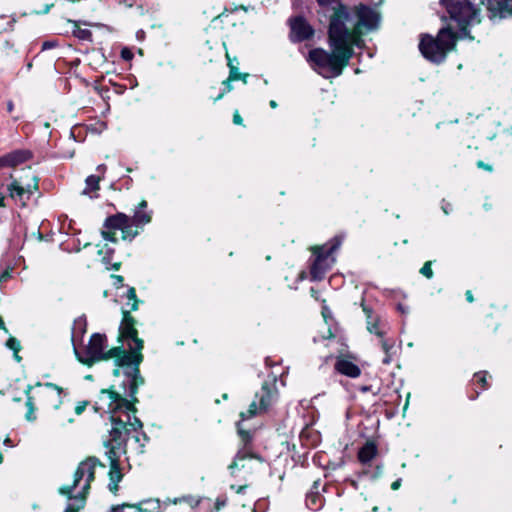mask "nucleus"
<instances>
[{
  "label": "nucleus",
  "mask_w": 512,
  "mask_h": 512,
  "mask_svg": "<svg viewBox=\"0 0 512 512\" xmlns=\"http://www.w3.org/2000/svg\"><path fill=\"white\" fill-rule=\"evenodd\" d=\"M331 53L316 48L309 52L308 61L312 68L324 78L341 75L353 55V46L359 47L358 39L344 25L342 10L335 13L329 26Z\"/></svg>",
  "instance_id": "1"
},
{
  "label": "nucleus",
  "mask_w": 512,
  "mask_h": 512,
  "mask_svg": "<svg viewBox=\"0 0 512 512\" xmlns=\"http://www.w3.org/2000/svg\"><path fill=\"white\" fill-rule=\"evenodd\" d=\"M454 29L451 23L448 27L442 28L437 37L426 35L421 38L419 49L422 55L429 61L440 63L444 61L448 52L455 47L457 35L452 31Z\"/></svg>",
  "instance_id": "2"
},
{
  "label": "nucleus",
  "mask_w": 512,
  "mask_h": 512,
  "mask_svg": "<svg viewBox=\"0 0 512 512\" xmlns=\"http://www.w3.org/2000/svg\"><path fill=\"white\" fill-rule=\"evenodd\" d=\"M458 28L454 32L459 39L468 37L467 28L480 23V11L467 0H440Z\"/></svg>",
  "instance_id": "3"
},
{
  "label": "nucleus",
  "mask_w": 512,
  "mask_h": 512,
  "mask_svg": "<svg viewBox=\"0 0 512 512\" xmlns=\"http://www.w3.org/2000/svg\"><path fill=\"white\" fill-rule=\"evenodd\" d=\"M342 244L341 237H334L329 242L321 245L311 247L314 260L311 265V278L312 280H322L332 266L336 262L334 253L339 249Z\"/></svg>",
  "instance_id": "4"
},
{
  "label": "nucleus",
  "mask_w": 512,
  "mask_h": 512,
  "mask_svg": "<svg viewBox=\"0 0 512 512\" xmlns=\"http://www.w3.org/2000/svg\"><path fill=\"white\" fill-rule=\"evenodd\" d=\"M357 23L355 25L354 31H349V33L353 34L359 42V46L362 43L360 35L364 32H369L374 29H377L380 22L379 14L366 6H360L357 8Z\"/></svg>",
  "instance_id": "5"
},
{
  "label": "nucleus",
  "mask_w": 512,
  "mask_h": 512,
  "mask_svg": "<svg viewBox=\"0 0 512 512\" xmlns=\"http://www.w3.org/2000/svg\"><path fill=\"white\" fill-rule=\"evenodd\" d=\"M263 410L259 409V403L254 400L249 405V408L245 412L240 413V420L236 423L237 434L244 445H247L252 440L253 432L255 428L250 424V420L261 413Z\"/></svg>",
  "instance_id": "6"
},
{
  "label": "nucleus",
  "mask_w": 512,
  "mask_h": 512,
  "mask_svg": "<svg viewBox=\"0 0 512 512\" xmlns=\"http://www.w3.org/2000/svg\"><path fill=\"white\" fill-rule=\"evenodd\" d=\"M106 340L107 339L104 334L96 333L92 335L86 348V356H81L77 351H75L78 360L88 367H91L97 361H101V355L105 354L104 349L106 347Z\"/></svg>",
  "instance_id": "7"
},
{
  "label": "nucleus",
  "mask_w": 512,
  "mask_h": 512,
  "mask_svg": "<svg viewBox=\"0 0 512 512\" xmlns=\"http://www.w3.org/2000/svg\"><path fill=\"white\" fill-rule=\"evenodd\" d=\"M133 225L132 219L123 213L109 216L104 223L106 229L121 230L123 240L133 239L138 234V231L133 229Z\"/></svg>",
  "instance_id": "8"
},
{
  "label": "nucleus",
  "mask_w": 512,
  "mask_h": 512,
  "mask_svg": "<svg viewBox=\"0 0 512 512\" xmlns=\"http://www.w3.org/2000/svg\"><path fill=\"white\" fill-rule=\"evenodd\" d=\"M130 339L137 345L138 349H143V340L138 337L136 329V320L129 311H123V319L119 328L118 341Z\"/></svg>",
  "instance_id": "9"
},
{
  "label": "nucleus",
  "mask_w": 512,
  "mask_h": 512,
  "mask_svg": "<svg viewBox=\"0 0 512 512\" xmlns=\"http://www.w3.org/2000/svg\"><path fill=\"white\" fill-rule=\"evenodd\" d=\"M277 397V391L274 383L265 382L261 389L255 394V399L259 403V409L264 412L274 403Z\"/></svg>",
  "instance_id": "10"
},
{
  "label": "nucleus",
  "mask_w": 512,
  "mask_h": 512,
  "mask_svg": "<svg viewBox=\"0 0 512 512\" xmlns=\"http://www.w3.org/2000/svg\"><path fill=\"white\" fill-rule=\"evenodd\" d=\"M33 156L30 150H16L7 155L0 157V168L15 167Z\"/></svg>",
  "instance_id": "11"
},
{
  "label": "nucleus",
  "mask_w": 512,
  "mask_h": 512,
  "mask_svg": "<svg viewBox=\"0 0 512 512\" xmlns=\"http://www.w3.org/2000/svg\"><path fill=\"white\" fill-rule=\"evenodd\" d=\"M313 34L310 25L302 18L291 21V38L293 41H303Z\"/></svg>",
  "instance_id": "12"
},
{
  "label": "nucleus",
  "mask_w": 512,
  "mask_h": 512,
  "mask_svg": "<svg viewBox=\"0 0 512 512\" xmlns=\"http://www.w3.org/2000/svg\"><path fill=\"white\" fill-rule=\"evenodd\" d=\"M142 349H138L137 345L135 347H130V351L125 350L116 365L118 367L132 366L139 367L141 362L143 361V355L141 353Z\"/></svg>",
  "instance_id": "13"
},
{
  "label": "nucleus",
  "mask_w": 512,
  "mask_h": 512,
  "mask_svg": "<svg viewBox=\"0 0 512 512\" xmlns=\"http://www.w3.org/2000/svg\"><path fill=\"white\" fill-rule=\"evenodd\" d=\"M335 368L339 373L351 378H357L361 374L360 368L346 356L337 358Z\"/></svg>",
  "instance_id": "14"
},
{
  "label": "nucleus",
  "mask_w": 512,
  "mask_h": 512,
  "mask_svg": "<svg viewBox=\"0 0 512 512\" xmlns=\"http://www.w3.org/2000/svg\"><path fill=\"white\" fill-rule=\"evenodd\" d=\"M226 59L228 60L227 65L229 67V77L226 79V92H228L232 89V87L230 85L231 82L240 80L244 84H246L249 74L241 73L239 70V67H238V63H235L236 59H230L227 53H226Z\"/></svg>",
  "instance_id": "15"
},
{
  "label": "nucleus",
  "mask_w": 512,
  "mask_h": 512,
  "mask_svg": "<svg viewBox=\"0 0 512 512\" xmlns=\"http://www.w3.org/2000/svg\"><path fill=\"white\" fill-rule=\"evenodd\" d=\"M363 311L366 315L367 330L370 333L382 338L385 334V325L381 322L380 318L377 315L373 314V312L370 309L363 307Z\"/></svg>",
  "instance_id": "16"
},
{
  "label": "nucleus",
  "mask_w": 512,
  "mask_h": 512,
  "mask_svg": "<svg viewBox=\"0 0 512 512\" xmlns=\"http://www.w3.org/2000/svg\"><path fill=\"white\" fill-rule=\"evenodd\" d=\"M82 464L85 466V475H87L85 484H89L90 487L95 479L96 466L102 464L95 457H88L86 460L82 461Z\"/></svg>",
  "instance_id": "17"
},
{
  "label": "nucleus",
  "mask_w": 512,
  "mask_h": 512,
  "mask_svg": "<svg viewBox=\"0 0 512 512\" xmlns=\"http://www.w3.org/2000/svg\"><path fill=\"white\" fill-rule=\"evenodd\" d=\"M377 448L375 444L368 442L359 451L358 458L362 463L370 462L376 455Z\"/></svg>",
  "instance_id": "18"
},
{
  "label": "nucleus",
  "mask_w": 512,
  "mask_h": 512,
  "mask_svg": "<svg viewBox=\"0 0 512 512\" xmlns=\"http://www.w3.org/2000/svg\"><path fill=\"white\" fill-rule=\"evenodd\" d=\"M381 347L385 353V357L383 359L384 364H390L392 361V356L395 353V341L392 339L381 338Z\"/></svg>",
  "instance_id": "19"
},
{
  "label": "nucleus",
  "mask_w": 512,
  "mask_h": 512,
  "mask_svg": "<svg viewBox=\"0 0 512 512\" xmlns=\"http://www.w3.org/2000/svg\"><path fill=\"white\" fill-rule=\"evenodd\" d=\"M70 23L74 25L73 35L77 37L80 40H92V33L90 30L87 29H81L79 22L74 20H69Z\"/></svg>",
  "instance_id": "20"
},
{
  "label": "nucleus",
  "mask_w": 512,
  "mask_h": 512,
  "mask_svg": "<svg viewBox=\"0 0 512 512\" xmlns=\"http://www.w3.org/2000/svg\"><path fill=\"white\" fill-rule=\"evenodd\" d=\"M124 374L127 377H130L131 382L137 384V386H140L144 383V378L140 375L139 367H130L124 371Z\"/></svg>",
  "instance_id": "21"
},
{
  "label": "nucleus",
  "mask_w": 512,
  "mask_h": 512,
  "mask_svg": "<svg viewBox=\"0 0 512 512\" xmlns=\"http://www.w3.org/2000/svg\"><path fill=\"white\" fill-rule=\"evenodd\" d=\"M32 386L31 385H28L27 389L25 390V394L27 396V401H26V406L28 408V411L26 413V419L28 421H32L35 419V416H34V403H33V398L30 396V392L32 390Z\"/></svg>",
  "instance_id": "22"
},
{
  "label": "nucleus",
  "mask_w": 512,
  "mask_h": 512,
  "mask_svg": "<svg viewBox=\"0 0 512 512\" xmlns=\"http://www.w3.org/2000/svg\"><path fill=\"white\" fill-rule=\"evenodd\" d=\"M123 474L121 472L119 461H112L110 463L109 478L110 481H121Z\"/></svg>",
  "instance_id": "23"
},
{
  "label": "nucleus",
  "mask_w": 512,
  "mask_h": 512,
  "mask_svg": "<svg viewBox=\"0 0 512 512\" xmlns=\"http://www.w3.org/2000/svg\"><path fill=\"white\" fill-rule=\"evenodd\" d=\"M101 180L100 176L91 175L86 179V189H84L83 194L87 195L91 191L99 190V182Z\"/></svg>",
  "instance_id": "24"
},
{
  "label": "nucleus",
  "mask_w": 512,
  "mask_h": 512,
  "mask_svg": "<svg viewBox=\"0 0 512 512\" xmlns=\"http://www.w3.org/2000/svg\"><path fill=\"white\" fill-rule=\"evenodd\" d=\"M125 352V349L122 346L113 347L107 352H105L104 355H101L102 360H108L111 358H115V363H117L118 358L122 356V354Z\"/></svg>",
  "instance_id": "25"
},
{
  "label": "nucleus",
  "mask_w": 512,
  "mask_h": 512,
  "mask_svg": "<svg viewBox=\"0 0 512 512\" xmlns=\"http://www.w3.org/2000/svg\"><path fill=\"white\" fill-rule=\"evenodd\" d=\"M306 504L310 509L317 510L322 506V498L317 494H308Z\"/></svg>",
  "instance_id": "26"
},
{
  "label": "nucleus",
  "mask_w": 512,
  "mask_h": 512,
  "mask_svg": "<svg viewBox=\"0 0 512 512\" xmlns=\"http://www.w3.org/2000/svg\"><path fill=\"white\" fill-rule=\"evenodd\" d=\"M130 218L132 219V222L137 225L146 224L151 220L150 215L141 210H137L134 216Z\"/></svg>",
  "instance_id": "27"
},
{
  "label": "nucleus",
  "mask_w": 512,
  "mask_h": 512,
  "mask_svg": "<svg viewBox=\"0 0 512 512\" xmlns=\"http://www.w3.org/2000/svg\"><path fill=\"white\" fill-rule=\"evenodd\" d=\"M8 190L10 192V196L11 197H14V192L16 193L17 196H19L20 198L25 194V188L24 186L20 185L18 181H14L12 182L9 186H8Z\"/></svg>",
  "instance_id": "28"
},
{
  "label": "nucleus",
  "mask_w": 512,
  "mask_h": 512,
  "mask_svg": "<svg viewBox=\"0 0 512 512\" xmlns=\"http://www.w3.org/2000/svg\"><path fill=\"white\" fill-rule=\"evenodd\" d=\"M101 393L107 394L111 401L116 403L117 405H119L121 401L124 399V397H122L119 393L115 392L112 389H102Z\"/></svg>",
  "instance_id": "29"
},
{
  "label": "nucleus",
  "mask_w": 512,
  "mask_h": 512,
  "mask_svg": "<svg viewBox=\"0 0 512 512\" xmlns=\"http://www.w3.org/2000/svg\"><path fill=\"white\" fill-rule=\"evenodd\" d=\"M136 403L137 402H133V399L128 400V399L124 398L119 405H116L115 409H120L122 407H125L126 410H128L132 413H135L137 411V409L135 407Z\"/></svg>",
  "instance_id": "30"
},
{
  "label": "nucleus",
  "mask_w": 512,
  "mask_h": 512,
  "mask_svg": "<svg viewBox=\"0 0 512 512\" xmlns=\"http://www.w3.org/2000/svg\"><path fill=\"white\" fill-rule=\"evenodd\" d=\"M84 475H85V466L81 462L74 474V481H73L74 486L79 485V483H80L81 479L84 477Z\"/></svg>",
  "instance_id": "31"
},
{
  "label": "nucleus",
  "mask_w": 512,
  "mask_h": 512,
  "mask_svg": "<svg viewBox=\"0 0 512 512\" xmlns=\"http://www.w3.org/2000/svg\"><path fill=\"white\" fill-rule=\"evenodd\" d=\"M6 346L13 350L14 351V356H17V353L19 352V350L21 349V346H20V343L19 341L14 338V337H10L7 342H6Z\"/></svg>",
  "instance_id": "32"
},
{
  "label": "nucleus",
  "mask_w": 512,
  "mask_h": 512,
  "mask_svg": "<svg viewBox=\"0 0 512 512\" xmlns=\"http://www.w3.org/2000/svg\"><path fill=\"white\" fill-rule=\"evenodd\" d=\"M89 489H90L89 484H85L84 487L82 488V491L79 492L77 495H74L73 499L79 500L80 504H83V506H84Z\"/></svg>",
  "instance_id": "33"
},
{
  "label": "nucleus",
  "mask_w": 512,
  "mask_h": 512,
  "mask_svg": "<svg viewBox=\"0 0 512 512\" xmlns=\"http://www.w3.org/2000/svg\"><path fill=\"white\" fill-rule=\"evenodd\" d=\"M127 298H128L129 300H132V301H133L131 309H132L133 311L137 310V309H138L139 301H138L137 296H136V290H135V288L131 287V288L128 290V292H127Z\"/></svg>",
  "instance_id": "34"
},
{
  "label": "nucleus",
  "mask_w": 512,
  "mask_h": 512,
  "mask_svg": "<svg viewBox=\"0 0 512 512\" xmlns=\"http://www.w3.org/2000/svg\"><path fill=\"white\" fill-rule=\"evenodd\" d=\"M248 457V452L246 450H240L237 454L236 460L229 466L232 470L235 467L239 466V462L244 461Z\"/></svg>",
  "instance_id": "35"
},
{
  "label": "nucleus",
  "mask_w": 512,
  "mask_h": 512,
  "mask_svg": "<svg viewBox=\"0 0 512 512\" xmlns=\"http://www.w3.org/2000/svg\"><path fill=\"white\" fill-rule=\"evenodd\" d=\"M115 230H116V229H106V230H102L101 235H102V237H103L105 240H108V241H111V242H116V241H117V239H116V236H115Z\"/></svg>",
  "instance_id": "36"
},
{
  "label": "nucleus",
  "mask_w": 512,
  "mask_h": 512,
  "mask_svg": "<svg viewBox=\"0 0 512 512\" xmlns=\"http://www.w3.org/2000/svg\"><path fill=\"white\" fill-rule=\"evenodd\" d=\"M420 273H421L423 276L427 277L428 279L432 278V276H433V271H432V268H431V262H430V261L426 262V263L423 265V267H422V268H421V270H420Z\"/></svg>",
  "instance_id": "37"
},
{
  "label": "nucleus",
  "mask_w": 512,
  "mask_h": 512,
  "mask_svg": "<svg viewBox=\"0 0 512 512\" xmlns=\"http://www.w3.org/2000/svg\"><path fill=\"white\" fill-rule=\"evenodd\" d=\"M76 487L77 486H74V484H72L71 486H63L59 489V493L62 495H66L69 499H73L74 495L72 494V492Z\"/></svg>",
  "instance_id": "38"
},
{
  "label": "nucleus",
  "mask_w": 512,
  "mask_h": 512,
  "mask_svg": "<svg viewBox=\"0 0 512 512\" xmlns=\"http://www.w3.org/2000/svg\"><path fill=\"white\" fill-rule=\"evenodd\" d=\"M475 380L482 385L483 388L487 386V373L478 372L474 375Z\"/></svg>",
  "instance_id": "39"
},
{
  "label": "nucleus",
  "mask_w": 512,
  "mask_h": 512,
  "mask_svg": "<svg viewBox=\"0 0 512 512\" xmlns=\"http://www.w3.org/2000/svg\"><path fill=\"white\" fill-rule=\"evenodd\" d=\"M38 181H39V179L36 176H34L33 177V184L32 185L31 184H27L24 187L25 188V193L32 194L33 191L38 190V187H39L38 186Z\"/></svg>",
  "instance_id": "40"
},
{
  "label": "nucleus",
  "mask_w": 512,
  "mask_h": 512,
  "mask_svg": "<svg viewBox=\"0 0 512 512\" xmlns=\"http://www.w3.org/2000/svg\"><path fill=\"white\" fill-rule=\"evenodd\" d=\"M125 508H130V509L136 508L137 512H150V511H148L146 509H142L141 507H138L136 505H129V504H123L121 506L114 507L112 512H115V509H119L118 510L119 512H124Z\"/></svg>",
  "instance_id": "41"
},
{
  "label": "nucleus",
  "mask_w": 512,
  "mask_h": 512,
  "mask_svg": "<svg viewBox=\"0 0 512 512\" xmlns=\"http://www.w3.org/2000/svg\"><path fill=\"white\" fill-rule=\"evenodd\" d=\"M122 429L121 427H113L110 431L111 440L117 442L122 435Z\"/></svg>",
  "instance_id": "42"
},
{
  "label": "nucleus",
  "mask_w": 512,
  "mask_h": 512,
  "mask_svg": "<svg viewBox=\"0 0 512 512\" xmlns=\"http://www.w3.org/2000/svg\"><path fill=\"white\" fill-rule=\"evenodd\" d=\"M138 387L137 384H134L132 382H130V386H129V396L131 399H133V402H138V399L136 397V394H137V391H138Z\"/></svg>",
  "instance_id": "43"
},
{
  "label": "nucleus",
  "mask_w": 512,
  "mask_h": 512,
  "mask_svg": "<svg viewBox=\"0 0 512 512\" xmlns=\"http://www.w3.org/2000/svg\"><path fill=\"white\" fill-rule=\"evenodd\" d=\"M107 457L110 460V463H112V461H119L118 457H117V453H116L115 447H110L109 448V450L107 452Z\"/></svg>",
  "instance_id": "44"
},
{
  "label": "nucleus",
  "mask_w": 512,
  "mask_h": 512,
  "mask_svg": "<svg viewBox=\"0 0 512 512\" xmlns=\"http://www.w3.org/2000/svg\"><path fill=\"white\" fill-rule=\"evenodd\" d=\"M88 404H89L88 401H82V402L78 403V405L75 407V413L77 415L82 414Z\"/></svg>",
  "instance_id": "45"
},
{
  "label": "nucleus",
  "mask_w": 512,
  "mask_h": 512,
  "mask_svg": "<svg viewBox=\"0 0 512 512\" xmlns=\"http://www.w3.org/2000/svg\"><path fill=\"white\" fill-rule=\"evenodd\" d=\"M121 57L124 60H131L133 58V53H132V51L130 49L123 48L122 51H121Z\"/></svg>",
  "instance_id": "46"
},
{
  "label": "nucleus",
  "mask_w": 512,
  "mask_h": 512,
  "mask_svg": "<svg viewBox=\"0 0 512 512\" xmlns=\"http://www.w3.org/2000/svg\"><path fill=\"white\" fill-rule=\"evenodd\" d=\"M83 508V504L77 506L69 505L64 512H79Z\"/></svg>",
  "instance_id": "47"
},
{
  "label": "nucleus",
  "mask_w": 512,
  "mask_h": 512,
  "mask_svg": "<svg viewBox=\"0 0 512 512\" xmlns=\"http://www.w3.org/2000/svg\"><path fill=\"white\" fill-rule=\"evenodd\" d=\"M55 46H57L56 41H45L42 44V50H47V49L53 48Z\"/></svg>",
  "instance_id": "48"
},
{
  "label": "nucleus",
  "mask_w": 512,
  "mask_h": 512,
  "mask_svg": "<svg viewBox=\"0 0 512 512\" xmlns=\"http://www.w3.org/2000/svg\"><path fill=\"white\" fill-rule=\"evenodd\" d=\"M111 421L113 424L117 425L116 427H121V428H125L126 427V423L123 422L121 419L119 418H115V417H111Z\"/></svg>",
  "instance_id": "49"
},
{
  "label": "nucleus",
  "mask_w": 512,
  "mask_h": 512,
  "mask_svg": "<svg viewBox=\"0 0 512 512\" xmlns=\"http://www.w3.org/2000/svg\"><path fill=\"white\" fill-rule=\"evenodd\" d=\"M397 310L403 315H407L410 311L409 307L403 304H398Z\"/></svg>",
  "instance_id": "50"
},
{
  "label": "nucleus",
  "mask_w": 512,
  "mask_h": 512,
  "mask_svg": "<svg viewBox=\"0 0 512 512\" xmlns=\"http://www.w3.org/2000/svg\"><path fill=\"white\" fill-rule=\"evenodd\" d=\"M233 123L236 124V125H242L243 124V119L240 116V114L238 113V111H236L234 113V115H233Z\"/></svg>",
  "instance_id": "51"
},
{
  "label": "nucleus",
  "mask_w": 512,
  "mask_h": 512,
  "mask_svg": "<svg viewBox=\"0 0 512 512\" xmlns=\"http://www.w3.org/2000/svg\"><path fill=\"white\" fill-rule=\"evenodd\" d=\"M130 425L134 430L142 428V422L137 417H134V420L130 423Z\"/></svg>",
  "instance_id": "52"
},
{
  "label": "nucleus",
  "mask_w": 512,
  "mask_h": 512,
  "mask_svg": "<svg viewBox=\"0 0 512 512\" xmlns=\"http://www.w3.org/2000/svg\"><path fill=\"white\" fill-rule=\"evenodd\" d=\"M120 481H110L109 489L111 492L116 493L118 491V483Z\"/></svg>",
  "instance_id": "53"
},
{
  "label": "nucleus",
  "mask_w": 512,
  "mask_h": 512,
  "mask_svg": "<svg viewBox=\"0 0 512 512\" xmlns=\"http://www.w3.org/2000/svg\"><path fill=\"white\" fill-rule=\"evenodd\" d=\"M321 6H329L337 2V0H317Z\"/></svg>",
  "instance_id": "54"
},
{
  "label": "nucleus",
  "mask_w": 512,
  "mask_h": 512,
  "mask_svg": "<svg viewBox=\"0 0 512 512\" xmlns=\"http://www.w3.org/2000/svg\"><path fill=\"white\" fill-rule=\"evenodd\" d=\"M322 316H323L325 322H327V319L330 316V311L326 306L322 307Z\"/></svg>",
  "instance_id": "55"
},
{
  "label": "nucleus",
  "mask_w": 512,
  "mask_h": 512,
  "mask_svg": "<svg viewBox=\"0 0 512 512\" xmlns=\"http://www.w3.org/2000/svg\"><path fill=\"white\" fill-rule=\"evenodd\" d=\"M477 166L479 168H483L485 170L492 171V167L488 164H485L483 161H478Z\"/></svg>",
  "instance_id": "56"
},
{
  "label": "nucleus",
  "mask_w": 512,
  "mask_h": 512,
  "mask_svg": "<svg viewBox=\"0 0 512 512\" xmlns=\"http://www.w3.org/2000/svg\"><path fill=\"white\" fill-rule=\"evenodd\" d=\"M401 486V479H397L396 481H394L392 484H391V488L393 490H398Z\"/></svg>",
  "instance_id": "57"
},
{
  "label": "nucleus",
  "mask_w": 512,
  "mask_h": 512,
  "mask_svg": "<svg viewBox=\"0 0 512 512\" xmlns=\"http://www.w3.org/2000/svg\"><path fill=\"white\" fill-rule=\"evenodd\" d=\"M442 210H443V212L447 215V214H449V213H450V211L452 210V207H451V205H450V204H448V203H447V204H443V205H442Z\"/></svg>",
  "instance_id": "58"
},
{
  "label": "nucleus",
  "mask_w": 512,
  "mask_h": 512,
  "mask_svg": "<svg viewBox=\"0 0 512 512\" xmlns=\"http://www.w3.org/2000/svg\"><path fill=\"white\" fill-rule=\"evenodd\" d=\"M8 277H10V272L8 270H5L1 275H0V282H2L3 280H6Z\"/></svg>",
  "instance_id": "59"
},
{
  "label": "nucleus",
  "mask_w": 512,
  "mask_h": 512,
  "mask_svg": "<svg viewBox=\"0 0 512 512\" xmlns=\"http://www.w3.org/2000/svg\"><path fill=\"white\" fill-rule=\"evenodd\" d=\"M46 386L56 389V391H58V393H62V391H63V389L61 387H59L53 383H46Z\"/></svg>",
  "instance_id": "60"
},
{
  "label": "nucleus",
  "mask_w": 512,
  "mask_h": 512,
  "mask_svg": "<svg viewBox=\"0 0 512 512\" xmlns=\"http://www.w3.org/2000/svg\"><path fill=\"white\" fill-rule=\"evenodd\" d=\"M465 296H466V299L468 302H473L474 301V298H473V295H472V292L470 290L466 291L465 293Z\"/></svg>",
  "instance_id": "61"
},
{
  "label": "nucleus",
  "mask_w": 512,
  "mask_h": 512,
  "mask_svg": "<svg viewBox=\"0 0 512 512\" xmlns=\"http://www.w3.org/2000/svg\"><path fill=\"white\" fill-rule=\"evenodd\" d=\"M113 277L116 279L117 283H119V284H122V283H123V280H124V279H123V277H122V276H120V275H114Z\"/></svg>",
  "instance_id": "62"
},
{
  "label": "nucleus",
  "mask_w": 512,
  "mask_h": 512,
  "mask_svg": "<svg viewBox=\"0 0 512 512\" xmlns=\"http://www.w3.org/2000/svg\"><path fill=\"white\" fill-rule=\"evenodd\" d=\"M52 7H53V4L46 5L45 9L41 13H44V14L48 13Z\"/></svg>",
  "instance_id": "63"
},
{
  "label": "nucleus",
  "mask_w": 512,
  "mask_h": 512,
  "mask_svg": "<svg viewBox=\"0 0 512 512\" xmlns=\"http://www.w3.org/2000/svg\"><path fill=\"white\" fill-rule=\"evenodd\" d=\"M147 206V202L145 200L141 201L140 204H139V209L138 210H142L143 208H145Z\"/></svg>",
  "instance_id": "64"
}]
</instances>
